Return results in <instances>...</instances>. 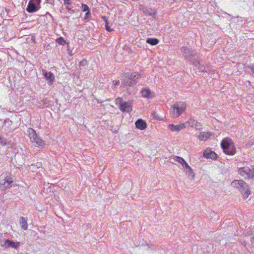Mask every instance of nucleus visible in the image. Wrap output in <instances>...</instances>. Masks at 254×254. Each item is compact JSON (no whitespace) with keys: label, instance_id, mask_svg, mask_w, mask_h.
<instances>
[{"label":"nucleus","instance_id":"nucleus-1","mask_svg":"<svg viewBox=\"0 0 254 254\" xmlns=\"http://www.w3.org/2000/svg\"><path fill=\"white\" fill-rule=\"evenodd\" d=\"M231 186L239 189L244 198H248L251 193L248 185L242 180H235L231 183Z\"/></svg>","mask_w":254,"mask_h":254},{"label":"nucleus","instance_id":"nucleus-2","mask_svg":"<svg viewBox=\"0 0 254 254\" xmlns=\"http://www.w3.org/2000/svg\"><path fill=\"white\" fill-rule=\"evenodd\" d=\"M224 152L229 155H234L236 153V148L232 140L228 137L224 138L221 143Z\"/></svg>","mask_w":254,"mask_h":254},{"label":"nucleus","instance_id":"nucleus-3","mask_svg":"<svg viewBox=\"0 0 254 254\" xmlns=\"http://www.w3.org/2000/svg\"><path fill=\"white\" fill-rule=\"evenodd\" d=\"M13 182V179L10 173H3L0 177V189L5 190L12 186Z\"/></svg>","mask_w":254,"mask_h":254},{"label":"nucleus","instance_id":"nucleus-4","mask_svg":"<svg viewBox=\"0 0 254 254\" xmlns=\"http://www.w3.org/2000/svg\"><path fill=\"white\" fill-rule=\"evenodd\" d=\"M27 134L30 138V141L33 145L38 147H43L45 143L43 140L39 137L35 130L32 128H28L27 130Z\"/></svg>","mask_w":254,"mask_h":254},{"label":"nucleus","instance_id":"nucleus-5","mask_svg":"<svg viewBox=\"0 0 254 254\" xmlns=\"http://www.w3.org/2000/svg\"><path fill=\"white\" fill-rule=\"evenodd\" d=\"M186 104L184 102L177 103L171 106L170 112L173 117L180 116L186 110Z\"/></svg>","mask_w":254,"mask_h":254},{"label":"nucleus","instance_id":"nucleus-6","mask_svg":"<svg viewBox=\"0 0 254 254\" xmlns=\"http://www.w3.org/2000/svg\"><path fill=\"white\" fill-rule=\"evenodd\" d=\"M124 77L125 78L123 81L124 84L126 86L130 87L137 83L138 79L140 78L141 75V74L134 72L131 73L129 76H127V74H125Z\"/></svg>","mask_w":254,"mask_h":254},{"label":"nucleus","instance_id":"nucleus-7","mask_svg":"<svg viewBox=\"0 0 254 254\" xmlns=\"http://www.w3.org/2000/svg\"><path fill=\"white\" fill-rule=\"evenodd\" d=\"M117 104H119V108L123 112L129 113L132 111V107L129 102H123L122 99L121 98H117L116 100Z\"/></svg>","mask_w":254,"mask_h":254},{"label":"nucleus","instance_id":"nucleus-8","mask_svg":"<svg viewBox=\"0 0 254 254\" xmlns=\"http://www.w3.org/2000/svg\"><path fill=\"white\" fill-rule=\"evenodd\" d=\"M41 0H30L26 8V10L29 13L36 12L40 8Z\"/></svg>","mask_w":254,"mask_h":254},{"label":"nucleus","instance_id":"nucleus-9","mask_svg":"<svg viewBox=\"0 0 254 254\" xmlns=\"http://www.w3.org/2000/svg\"><path fill=\"white\" fill-rule=\"evenodd\" d=\"M181 51L183 56L185 58V59L190 60H191L196 54V52L195 51L190 49L186 47H182Z\"/></svg>","mask_w":254,"mask_h":254},{"label":"nucleus","instance_id":"nucleus-10","mask_svg":"<svg viewBox=\"0 0 254 254\" xmlns=\"http://www.w3.org/2000/svg\"><path fill=\"white\" fill-rule=\"evenodd\" d=\"M0 246L4 248H12L16 249L19 246V243H15L7 239H3L0 241Z\"/></svg>","mask_w":254,"mask_h":254},{"label":"nucleus","instance_id":"nucleus-11","mask_svg":"<svg viewBox=\"0 0 254 254\" xmlns=\"http://www.w3.org/2000/svg\"><path fill=\"white\" fill-rule=\"evenodd\" d=\"M139 9L146 15L152 16L153 17H155L156 15V13L154 10L150 8H147L142 5H139Z\"/></svg>","mask_w":254,"mask_h":254},{"label":"nucleus","instance_id":"nucleus-12","mask_svg":"<svg viewBox=\"0 0 254 254\" xmlns=\"http://www.w3.org/2000/svg\"><path fill=\"white\" fill-rule=\"evenodd\" d=\"M203 156L207 159H211L212 160L216 159L217 155L212 151L206 149L203 153Z\"/></svg>","mask_w":254,"mask_h":254},{"label":"nucleus","instance_id":"nucleus-13","mask_svg":"<svg viewBox=\"0 0 254 254\" xmlns=\"http://www.w3.org/2000/svg\"><path fill=\"white\" fill-rule=\"evenodd\" d=\"M43 75L46 80L48 81V83L51 85L53 83L55 77L53 73L51 72L45 71L43 72Z\"/></svg>","mask_w":254,"mask_h":254},{"label":"nucleus","instance_id":"nucleus-14","mask_svg":"<svg viewBox=\"0 0 254 254\" xmlns=\"http://www.w3.org/2000/svg\"><path fill=\"white\" fill-rule=\"evenodd\" d=\"M135 127L140 130H144L147 127V124L145 121L142 119L137 120L135 123Z\"/></svg>","mask_w":254,"mask_h":254},{"label":"nucleus","instance_id":"nucleus-15","mask_svg":"<svg viewBox=\"0 0 254 254\" xmlns=\"http://www.w3.org/2000/svg\"><path fill=\"white\" fill-rule=\"evenodd\" d=\"M169 128L172 131H179L185 127V126L184 124H181L180 125H174L173 124H170L168 126Z\"/></svg>","mask_w":254,"mask_h":254},{"label":"nucleus","instance_id":"nucleus-16","mask_svg":"<svg viewBox=\"0 0 254 254\" xmlns=\"http://www.w3.org/2000/svg\"><path fill=\"white\" fill-rule=\"evenodd\" d=\"M238 173L241 176L245 177L246 179H248L249 173V168L248 167H242L238 170Z\"/></svg>","mask_w":254,"mask_h":254},{"label":"nucleus","instance_id":"nucleus-17","mask_svg":"<svg viewBox=\"0 0 254 254\" xmlns=\"http://www.w3.org/2000/svg\"><path fill=\"white\" fill-rule=\"evenodd\" d=\"M188 124L192 127H194L197 129H200L201 128V125L200 123L195 121L194 120L192 119H190L188 122Z\"/></svg>","mask_w":254,"mask_h":254},{"label":"nucleus","instance_id":"nucleus-18","mask_svg":"<svg viewBox=\"0 0 254 254\" xmlns=\"http://www.w3.org/2000/svg\"><path fill=\"white\" fill-rule=\"evenodd\" d=\"M141 93L142 96L144 97L147 98H151L152 97L151 90L149 88L143 89L141 90Z\"/></svg>","mask_w":254,"mask_h":254},{"label":"nucleus","instance_id":"nucleus-19","mask_svg":"<svg viewBox=\"0 0 254 254\" xmlns=\"http://www.w3.org/2000/svg\"><path fill=\"white\" fill-rule=\"evenodd\" d=\"M0 144L2 146H5L7 148H10L12 146L10 141H7L5 138L2 136L0 138Z\"/></svg>","mask_w":254,"mask_h":254},{"label":"nucleus","instance_id":"nucleus-20","mask_svg":"<svg viewBox=\"0 0 254 254\" xmlns=\"http://www.w3.org/2000/svg\"><path fill=\"white\" fill-rule=\"evenodd\" d=\"M210 136V135L208 132H202L199 134L198 138L201 140L205 141Z\"/></svg>","mask_w":254,"mask_h":254},{"label":"nucleus","instance_id":"nucleus-21","mask_svg":"<svg viewBox=\"0 0 254 254\" xmlns=\"http://www.w3.org/2000/svg\"><path fill=\"white\" fill-rule=\"evenodd\" d=\"M193 64L195 66H198V68L199 70L202 72H207V70L205 69V67H203L202 65H201V63L200 61H195L193 62Z\"/></svg>","mask_w":254,"mask_h":254},{"label":"nucleus","instance_id":"nucleus-22","mask_svg":"<svg viewBox=\"0 0 254 254\" xmlns=\"http://www.w3.org/2000/svg\"><path fill=\"white\" fill-rule=\"evenodd\" d=\"M173 159L175 161L180 163L182 165L183 167L185 165V164L187 163V162L185 161V160L183 158L179 157V156H174L173 157Z\"/></svg>","mask_w":254,"mask_h":254},{"label":"nucleus","instance_id":"nucleus-23","mask_svg":"<svg viewBox=\"0 0 254 254\" xmlns=\"http://www.w3.org/2000/svg\"><path fill=\"white\" fill-rule=\"evenodd\" d=\"M159 42V41L157 38H148L146 40V43L152 46L157 45Z\"/></svg>","mask_w":254,"mask_h":254},{"label":"nucleus","instance_id":"nucleus-24","mask_svg":"<svg viewBox=\"0 0 254 254\" xmlns=\"http://www.w3.org/2000/svg\"><path fill=\"white\" fill-rule=\"evenodd\" d=\"M20 222L21 225V228L23 229L26 230L27 229L28 225L25 218L23 217H21L20 218Z\"/></svg>","mask_w":254,"mask_h":254},{"label":"nucleus","instance_id":"nucleus-25","mask_svg":"<svg viewBox=\"0 0 254 254\" xmlns=\"http://www.w3.org/2000/svg\"><path fill=\"white\" fill-rule=\"evenodd\" d=\"M183 167L186 169V173L189 174L190 175H191L192 176H194L192 169L189 166L187 163L185 164V165L183 166Z\"/></svg>","mask_w":254,"mask_h":254},{"label":"nucleus","instance_id":"nucleus-26","mask_svg":"<svg viewBox=\"0 0 254 254\" xmlns=\"http://www.w3.org/2000/svg\"><path fill=\"white\" fill-rule=\"evenodd\" d=\"M254 178V166L252 168H249V173L248 179H252Z\"/></svg>","mask_w":254,"mask_h":254},{"label":"nucleus","instance_id":"nucleus-27","mask_svg":"<svg viewBox=\"0 0 254 254\" xmlns=\"http://www.w3.org/2000/svg\"><path fill=\"white\" fill-rule=\"evenodd\" d=\"M57 42L60 45H64L65 44V41L63 37H60L57 38Z\"/></svg>","mask_w":254,"mask_h":254},{"label":"nucleus","instance_id":"nucleus-28","mask_svg":"<svg viewBox=\"0 0 254 254\" xmlns=\"http://www.w3.org/2000/svg\"><path fill=\"white\" fill-rule=\"evenodd\" d=\"M81 8L83 11H90L89 7L85 4H82Z\"/></svg>","mask_w":254,"mask_h":254},{"label":"nucleus","instance_id":"nucleus-29","mask_svg":"<svg viewBox=\"0 0 254 254\" xmlns=\"http://www.w3.org/2000/svg\"><path fill=\"white\" fill-rule=\"evenodd\" d=\"M90 11H87L85 14V16L84 19L86 21H88L89 18L90 16Z\"/></svg>","mask_w":254,"mask_h":254},{"label":"nucleus","instance_id":"nucleus-30","mask_svg":"<svg viewBox=\"0 0 254 254\" xmlns=\"http://www.w3.org/2000/svg\"><path fill=\"white\" fill-rule=\"evenodd\" d=\"M87 61L86 60H83L82 61L79 62L80 66H84L87 64Z\"/></svg>","mask_w":254,"mask_h":254},{"label":"nucleus","instance_id":"nucleus-31","mask_svg":"<svg viewBox=\"0 0 254 254\" xmlns=\"http://www.w3.org/2000/svg\"><path fill=\"white\" fill-rule=\"evenodd\" d=\"M108 23H107L106 24V29L108 32H112L113 30L111 29L110 27L108 25Z\"/></svg>","mask_w":254,"mask_h":254},{"label":"nucleus","instance_id":"nucleus-32","mask_svg":"<svg viewBox=\"0 0 254 254\" xmlns=\"http://www.w3.org/2000/svg\"><path fill=\"white\" fill-rule=\"evenodd\" d=\"M248 67L251 69V70H252V72L253 73H254V64L253 65H250L248 66Z\"/></svg>","mask_w":254,"mask_h":254},{"label":"nucleus","instance_id":"nucleus-33","mask_svg":"<svg viewBox=\"0 0 254 254\" xmlns=\"http://www.w3.org/2000/svg\"><path fill=\"white\" fill-rule=\"evenodd\" d=\"M113 82H114V85L115 86H117V85H119L120 84V81L119 80L114 81Z\"/></svg>","mask_w":254,"mask_h":254},{"label":"nucleus","instance_id":"nucleus-34","mask_svg":"<svg viewBox=\"0 0 254 254\" xmlns=\"http://www.w3.org/2000/svg\"><path fill=\"white\" fill-rule=\"evenodd\" d=\"M64 3L65 4H70L69 0H64Z\"/></svg>","mask_w":254,"mask_h":254},{"label":"nucleus","instance_id":"nucleus-35","mask_svg":"<svg viewBox=\"0 0 254 254\" xmlns=\"http://www.w3.org/2000/svg\"><path fill=\"white\" fill-rule=\"evenodd\" d=\"M102 19L106 22V24L108 23L107 18L105 16H103Z\"/></svg>","mask_w":254,"mask_h":254},{"label":"nucleus","instance_id":"nucleus-36","mask_svg":"<svg viewBox=\"0 0 254 254\" xmlns=\"http://www.w3.org/2000/svg\"><path fill=\"white\" fill-rule=\"evenodd\" d=\"M253 144V143L252 142L251 143H248L246 144L247 147H251L252 145Z\"/></svg>","mask_w":254,"mask_h":254},{"label":"nucleus","instance_id":"nucleus-37","mask_svg":"<svg viewBox=\"0 0 254 254\" xmlns=\"http://www.w3.org/2000/svg\"><path fill=\"white\" fill-rule=\"evenodd\" d=\"M66 8L68 10V11H71L72 12H73V10H71V8L70 7H66Z\"/></svg>","mask_w":254,"mask_h":254},{"label":"nucleus","instance_id":"nucleus-38","mask_svg":"<svg viewBox=\"0 0 254 254\" xmlns=\"http://www.w3.org/2000/svg\"><path fill=\"white\" fill-rule=\"evenodd\" d=\"M251 241L252 243H254V236L251 238Z\"/></svg>","mask_w":254,"mask_h":254},{"label":"nucleus","instance_id":"nucleus-39","mask_svg":"<svg viewBox=\"0 0 254 254\" xmlns=\"http://www.w3.org/2000/svg\"><path fill=\"white\" fill-rule=\"evenodd\" d=\"M227 151H231V149H230V148H228V149H227Z\"/></svg>","mask_w":254,"mask_h":254},{"label":"nucleus","instance_id":"nucleus-40","mask_svg":"<svg viewBox=\"0 0 254 254\" xmlns=\"http://www.w3.org/2000/svg\"><path fill=\"white\" fill-rule=\"evenodd\" d=\"M49 0H46V1H48Z\"/></svg>","mask_w":254,"mask_h":254}]
</instances>
